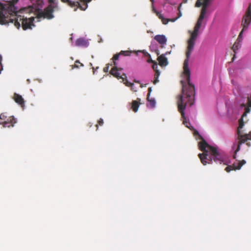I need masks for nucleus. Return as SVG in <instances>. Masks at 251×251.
I'll return each mask as SVG.
<instances>
[{
    "label": "nucleus",
    "mask_w": 251,
    "mask_h": 251,
    "mask_svg": "<svg viewBox=\"0 0 251 251\" xmlns=\"http://www.w3.org/2000/svg\"><path fill=\"white\" fill-rule=\"evenodd\" d=\"M195 134H198L200 136H201V135L199 134V133H198V131H195Z\"/></svg>",
    "instance_id": "obj_35"
},
{
    "label": "nucleus",
    "mask_w": 251,
    "mask_h": 251,
    "mask_svg": "<svg viewBox=\"0 0 251 251\" xmlns=\"http://www.w3.org/2000/svg\"><path fill=\"white\" fill-rule=\"evenodd\" d=\"M157 55H158V54H159L158 51H157Z\"/></svg>",
    "instance_id": "obj_39"
},
{
    "label": "nucleus",
    "mask_w": 251,
    "mask_h": 251,
    "mask_svg": "<svg viewBox=\"0 0 251 251\" xmlns=\"http://www.w3.org/2000/svg\"><path fill=\"white\" fill-rule=\"evenodd\" d=\"M211 148V155L208 156H210L212 158V161L213 160L214 161L217 163H219L221 164L224 161V159L222 155L218 151L217 149L215 147H210Z\"/></svg>",
    "instance_id": "obj_9"
},
{
    "label": "nucleus",
    "mask_w": 251,
    "mask_h": 251,
    "mask_svg": "<svg viewBox=\"0 0 251 251\" xmlns=\"http://www.w3.org/2000/svg\"><path fill=\"white\" fill-rule=\"evenodd\" d=\"M188 0H183V2L186 3Z\"/></svg>",
    "instance_id": "obj_34"
},
{
    "label": "nucleus",
    "mask_w": 251,
    "mask_h": 251,
    "mask_svg": "<svg viewBox=\"0 0 251 251\" xmlns=\"http://www.w3.org/2000/svg\"><path fill=\"white\" fill-rule=\"evenodd\" d=\"M181 3L180 4V5H179V6L177 8V10L178 11V13L177 14V17H176L177 18V19H178L179 18H180V17H181V16H182V13H181V12L180 11V7H181Z\"/></svg>",
    "instance_id": "obj_23"
},
{
    "label": "nucleus",
    "mask_w": 251,
    "mask_h": 251,
    "mask_svg": "<svg viewBox=\"0 0 251 251\" xmlns=\"http://www.w3.org/2000/svg\"><path fill=\"white\" fill-rule=\"evenodd\" d=\"M169 19V21L172 22H174L175 21H176L177 20V18H176Z\"/></svg>",
    "instance_id": "obj_30"
},
{
    "label": "nucleus",
    "mask_w": 251,
    "mask_h": 251,
    "mask_svg": "<svg viewBox=\"0 0 251 251\" xmlns=\"http://www.w3.org/2000/svg\"><path fill=\"white\" fill-rule=\"evenodd\" d=\"M251 96L250 98H248V103L247 106L245 107V112L244 113L243 116H246L247 113H249L251 111Z\"/></svg>",
    "instance_id": "obj_19"
},
{
    "label": "nucleus",
    "mask_w": 251,
    "mask_h": 251,
    "mask_svg": "<svg viewBox=\"0 0 251 251\" xmlns=\"http://www.w3.org/2000/svg\"><path fill=\"white\" fill-rule=\"evenodd\" d=\"M151 0V1L152 3H153V0Z\"/></svg>",
    "instance_id": "obj_37"
},
{
    "label": "nucleus",
    "mask_w": 251,
    "mask_h": 251,
    "mask_svg": "<svg viewBox=\"0 0 251 251\" xmlns=\"http://www.w3.org/2000/svg\"><path fill=\"white\" fill-rule=\"evenodd\" d=\"M13 99L15 101L22 107L24 108L25 107V100L22 96L18 94L14 93L13 95Z\"/></svg>",
    "instance_id": "obj_14"
},
{
    "label": "nucleus",
    "mask_w": 251,
    "mask_h": 251,
    "mask_svg": "<svg viewBox=\"0 0 251 251\" xmlns=\"http://www.w3.org/2000/svg\"><path fill=\"white\" fill-rule=\"evenodd\" d=\"M154 39L160 45L162 48L167 44V39L164 35H156L154 37Z\"/></svg>",
    "instance_id": "obj_13"
},
{
    "label": "nucleus",
    "mask_w": 251,
    "mask_h": 251,
    "mask_svg": "<svg viewBox=\"0 0 251 251\" xmlns=\"http://www.w3.org/2000/svg\"><path fill=\"white\" fill-rule=\"evenodd\" d=\"M146 85H147V84H145V85L144 86L143 84H141L140 85V87H141V88H143V87H144V86H146Z\"/></svg>",
    "instance_id": "obj_32"
},
{
    "label": "nucleus",
    "mask_w": 251,
    "mask_h": 251,
    "mask_svg": "<svg viewBox=\"0 0 251 251\" xmlns=\"http://www.w3.org/2000/svg\"><path fill=\"white\" fill-rule=\"evenodd\" d=\"M98 125L101 126L103 125V121L102 119H100L98 121V124L96 125V126L97 127V129H98Z\"/></svg>",
    "instance_id": "obj_24"
},
{
    "label": "nucleus",
    "mask_w": 251,
    "mask_h": 251,
    "mask_svg": "<svg viewBox=\"0 0 251 251\" xmlns=\"http://www.w3.org/2000/svg\"><path fill=\"white\" fill-rule=\"evenodd\" d=\"M242 106H245V105L244 104H242Z\"/></svg>",
    "instance_id": "obj_38"
},
{
    "label": "nucleus",
    "mask_w": 251,
    "mask_h": 251,
    "mask_svg": "<svg viewBox=\"0 0 251 251\" xmlns=\"http://www.w3.org/2000/svg\"><path fill=\"white\" fill-rule=\"evenodd\" d=\"M140 101V99L138 98L137 100H134L132 101L131 108L134 112H136L138 110Z\"/></svg>",
    "instance_id": "obj_16"
},
{
    "label": "nucleus",
    "mask_w": 251,
    "mask_h": 251,
    "mask_svg": "<svg viewBox=\"0 0 251 251\" xmlns=\"http://www.w3.org/2000/svg\"><path fill=\"white\" fill-rule=\"evenodd\" d=\"M59 9L58 6L57 4L53 5L52 4H49L47 7H46L43 11L39 12L38 13V17L43 18L44 19H47L48 20L52 19L54 18L53 13L55 10Z\"/></svg>",
    "instance_id": "obj_7"
},
{
    "label": "nucleus",
    "mask_w": 251,
    "mask_h": 251,
    "mask_svg": "<svg viewBox=\"0 0 251 251\" xmlns=\"http://www.w3.org/2000/svg\"><path fill=\"white\" fill-rule=\"evenodd\" d=\"M161 21L163 24L166 25L169 22V19L163 18L162 19Z\"/></svg>",
    "instance_id": "obj_26"
},
{
    "label": "nucleus",
    "mask_w": 251,
    "mask_h": 251,
    "mask_svg": "<svg viewBox=\"0 0 251 251\" xmlns=\"http://www.w3.org/2000/svg\"><path fill=\"white\" fill-rule=\"evenodd\" d=\"M64 3H67L72 7L78 8L81 10H85L88 7L87 3L91 0H61Z\"/></svg>",
    "instance_id": "obj_8"
},
{
    "label": "nucleus",
    "mask_w": 251,
    "mask_h": 251,
    "mask_svg": "<svg viewBox=\"0 0 251 251\" xmlns=\"http://www.w3.org/2000/svg\"><path fill=\"white\" fill-rule=\"evenodd\" d=\"M246 163V161L245 160H242L241 161L234 162L232 165L227 166L225 170L227 172H229L231 170H239Z\"/></svg>",
    "instance_id": "obj_10"
},
{
    "label": "nucleus",
    "mask_w": 251,
    "mask_h": 251,
    "mask_svg": "<svg viewBox=\"0 0 251 251\" xmlns=\"http://www.w3.org/2000/svg\"><path fill=\"white\" fill-rule=\"evenodd\" d=\"M134 81L135 82H136V83H140V82H139V81H138V80H134Z\"/></svg>",
    "instance_id": "obj_33"
},
{
    "label": "nucleus",
    "mask_w": 251,
    "mask_h": 251,
    "mask_svg": "<svg viewBox=\"0 0 251 251\" xmlns=\"http://www.w3.org/2000/svg\"><path fill=\"white\" fill-rule=\"evenodd\" d=\"M251 22V3L250 4L248 8L247 9L246 13L245 15L243 16L242 22V26H243V29L242 31L240 32L238 38L233 45L232 47V49L233 51L235 53L236 51L238 50L241 46V40L240 38L242 37V34L243 32L246 30Z\"/></svg>",
    "instance_id": "obj_3"
},
{
    "label": "nucleus",
    "mask_w": 251,
    "mask_h": 251,
    "mask_svg": "<svg viewBox=\"0 0 251 251\" xmlns=\"http://www.w3.org/2000/svg\"><path fill=\"white\" fill-rule=\"evenodd\" d=\"M210 0H197L195 6L200 7L202 6L201 14L194 27V30L191 32V36L188 40V46L186 52V59L183 63L184 74L187 76V81L188 86L185 90L184 85H182V94L178 96L177 104L178 111L181 114H185L184 110L187 104L192 106L194 102L195 87L193 85L190 83V72L188 67V62L190 55L194 49L195 41L197 38L199 30L201 25L202 20L206 13L207 6Z\"/></svg>",
    "instance_id": "obj_1"
},
{
    "label": "nucleus",
    "mask_w": 251,
    "mask_h": 251,
    "mask_svg": "<svg viewBox=\"0 0 251 251\" xmlns=\"http://www.w3.org/2000/svg\"><path fill=\"white\" fill-rule=\"evenodd\" d=\"M7 119H8V117L7 118L4 114H1L0 115V121H7Z\"/></svg>",
    "instance_id": "obj_22"
},
{
    "label": "nucleus",
    "mask_w": 251,
    "mask_h": 251,
    "mask_svg": "<svg viewBox=\"0 0 251 251\" xmlns=\"http://www.w3.org/2000/svg\"><path fill=\"white\" fill-rule=\"evenodd\" d=\"M157 16H158V18H159L160 19H161V20H162V19H163V18H164V17H163V15H162V14H159V13H158L157 14Z\"/></svg>",
    "instance_id": "obj_29"
},
{
    "label": "nucleus",
    "mask_w": 251,
    "mask_h": 251,
    "mask_svg": "<svg viewBox=\"0 0 251 251\" xmlns=\"http://www.w3.org/2000/svg\"><path fill=\"white\" fill-rule=\"evenodd\" d=\"M152 68L155 72V74H154V79L153 81V84H155L156 83H157L159 81L158 78L159 77V75H160V72L158 70L156 69L157 68V64L153 65L152 66Z\"/></svg>",
    "instance_id": "obj_17"
},
{
    "label": "nucleus",
    "mask_w": 251,
    "mask_h": 251,
    "mask_svg": "<svg viewBox=\"0 0 251 251\" xmlns=\"http://www.w3.org/2000/svg\"><path fill=\"white\" fill-rule=\"evenodd\" d=\"M56 0H48L49 2L50 3V4H52L53 5H55L56 4L58 5V3L55 2Z\"/></svg>",
    "instance_id": "obj_25"
},
{
    "label": "nucleus",
    "mask_w": 251,
    "mask_h": 251,
    "mask_svg": "<svg viewBox=\"0 0 251 251\" xmlns=\"http://www.w3.org/2000/svg\"><path fill=\"white\" fill-rule=\"evenodd\" d=\"M147 99L148 101L150 102V105L151 107H153L155 106L156 102H155L154 99H153V98L150 99V97H149V99L148 98H147Z\"/></svg>",
    "instance_id": "obj_20"
},
{
    "label": "nucleus",
    "mask_w": 251,
    "mask_h": 251,
    "mask_svg": "<svg viewBox=\"0 0 251 251\" xmlns=\"http://www.w3.org/2000/svg\"><path fill=\"white\" fill-rule=\"evenodd\" d=\"M151 91H152L151 87H149L148 89V93L147 95V97H148V99H149V97H150V96Z\"/></svg>",
    "instance_id": "obj_27"
},
{
    "label": "nucleus",
    "mask_w": 251,
    "mask_h": 251,
    "mask_svg": "<svg viewBox=\"0 0 251 251\" xmlns=\"http://www.w3.org/2000/svg\"><path fill=\"white\" fill-rule=\"evenodd\" d=\"M246 144L249 147H250L251 146V143L250 142L247 143Z\"/></svg>",
    "instance_id": "obj_31"
},
{
    "label": "nucleus",
    "mask_w": 251,
    "mask_h": 251,
    "mask_svg": "<svg viewBox=\"0 0 251 251\" xmlns=\"http://www.w3.org/2000/svg\"><path fill=\"white\" fill-rule=\"evenodd\" d=\"M16 122V119L14 116H10L7 121H0V125H2L3 127H13Z\"/></svg>",
    "instance_id": "obj_11"
},
{
    "label": "nucleus",
    "mask_w": 251,
    "mask_h": 251,
    "mask_svg": "<svg viewBox=\"0 0 251 251\" xmlns=\"http://www.w3.org/2000/svg\"><path fill=\"white\" fill-rule=\"evenodd\" d=\"M78 64H80V66L81 67L83 66V64L80 63L79 60H77L75 61V64L72 66V69H74V68H79Z\"/></svg>",
    "instance_id": "obj_21"
},
{
    "label": "nucleus",
    "mask_w": 251,
    "mask_h": 251,
    "mask_svg": "<svg viewBox=\"0 0 251 251\" xmlns=\"http://www.w3.org/2000/svg\"><path fill=\"white\" fill-rule=\"evenodd\" d=\"M244 126V123L242 120L240 119L239 120V126L237 129V134H238V144L237 147L234 152V155H233V158L235 159L236 156L235 154L237 153L238 151H239L240 150V146L241 144L245 143L249 140H251V131H250L248 134H242L241 133V131L240 129L242 128Z\"/></svg>",
    "instance_id": "obj_5"
},
{
    "label": "nucleus",
    "mask_w": 251,
    "mask_h": 251,
    "mask_svg": "<svg viewBox=\"0 0 251 251\" xmlns=\"http://www.w3.org/2000/svg\"><path fill=\"white\" fill-rule=\"evenodd\" d=\"M109 70V65H107V66L103 68V71L105 73L108 72Z\"/></svg>",
    "instance_id": "obj_28"
},
{
    "label": "nucleus",
    "mask_w": 251,
    "mask_h": 251,
    "mask_svg": "<svg viewBox=\"0 0 251 251\" xmlns=\"http://www.w3.org/2000/svg\"><path fill=\"white\" fill-rule=\"evenodd\" d=\"M19 0H4V4L0 3V24H7L9 23H13L14 25L19 28L21 26V22L24 30L31 28L34 26L33 21L34 18L31 17L27 18L22 15L24 9L17 11L15 4Z\"/></svg>",
    "instance_id": "obj_2"
},
{
    "label": "nucleus",
    "mask_w": 251,
    "mask_h": 251,
    "mask_svg": "<svg viewBox=\"0 0 251 251\" xmlns=\"http://www.w3.org/2000/svg\"><path fill=\"white\" fill-rule=\"evenodd\" d=\"M75 45L77 46H87V42L83 38L77 39L75 41Z\"/></svg>",
    "instance_id": "obj_18"
},
{
    "label": "nucleus",
    "mask_w": 251,
    "mask_h": 251,
    "mask_svg": "<svg viewBox=\"0 0 251 251\" xmlns=\"http://www.w3.org/2000/svg\"><path fill=\"white\" fill-rule=\"evenodd\" d=\"M167 53H166V54ZM165 54H162L158 57L159 65L161 66H165L168 64L167 58L165 56Z\"/></svg>",
    "instance_id": "obj_15"
},
{
    "label": "nucleus",
    "mask_w": 251,
    "mask_h": 251,
    "mask_svg": "<svg viewBox=\"0 0 251 251\" xmlns=\"http://www.w3.org/2000/svg\"><path fill=\"white\" fill-rule=\"evenodd\" d=\"M122 70L123 69L121 68H113L111 70L110 73L111 75H112L118 79H122V81L124 82V84L126 86L130 87L132 91L136 92L137 91V88L134 86V84L133 83L128 82V81L127 79V76L126 74L125 73L121 74L120 73V72L122 71Z\"/></svg>",
    "instance_id": "obj_6"
},
{
    "label": "nucleus",
    "mask_w": 251,
    "mask_h": 251,
    "mask_svg": "<svg viewBox=\"0 0 251 251\" xmlns=\"http://www.w3.org/2000/svg\"><path fill=\"white\" fill-rule=\"evenodd\" d=\"M147 55H148V56H149V57H151V56H150V54H149V53H147Z\"/></svg>",
    "instance_id": "obj_36"
},
{
    "label": "nucleus",
    "mask_w": 251,
    "mask_h": 251,
    "mask_svg": "<svg viewBox=\"0 0 251 251\" xmlns=\"http://www.w3.org/2000/svg\"><path fill=\"white\" fill-rule=\"evenodd\" d=\"M131 51L129 50H126L123 51L122 50L120 51L119 53H117L115 54L113 58V65H114V67L113 68L117 67L116 66L117 65L116 61L117 60L119 59V57L120 55H123V56H130L131 55Z\"/></svg>",
    "instance_id": "obj_12"
},
{
    "label": "nucleus",
    "mask_w": 251,
    "mask_h": 251,
    "mask_svg": "<svg viewBox=\"0 0 251 251\" xmlns=\"http://www.w3.org/2000/svg\"><path fill=\"white\" fill-rule=\"evenodd\" d=\"M201 141L199 143V147L201 151H203L202 153H199L198 156L201 160V163L203 165L212 163V158L208 156V150L211 151L210 147H213L207 144L201 136Z\"/></svg>",
    "instance_id": "obj_4"
}]
</instances>
